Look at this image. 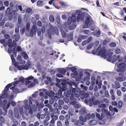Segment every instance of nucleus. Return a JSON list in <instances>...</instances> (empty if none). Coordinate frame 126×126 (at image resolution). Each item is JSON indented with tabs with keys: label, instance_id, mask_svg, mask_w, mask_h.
<instances>
[{
	"label": "nucleus",
	"instance_id": "nucleus-27",
	"mask_svg": "<svg viewBox=\"0 0 126 126\" xmlns=\"http://www.w3.org/2000/svg\"><path fill=\"white\" fill-rule=\"evenodd\" d=\"M95 115L96 117L98 118L100 120H101L102 118L105 117L106 115V114H104V115L103 116H102L101 115V116H100V114L97 112H95Z\"/></svg>",
	"mask_w": 126,
	"mask_h": 126
},
{
	"label": "nucleus",
	"instance_id": "nucleus-12",
	"mask_svg": "<svg viewBox=\"0 0 126 126\" xmlns=\"http://www.w3.org/2000/svg\"><path fill=\"white\" fill-rule=\"evenodd\" d=\"M110 51V50H108L107 52V53L106 54L107 57V60L109 61H110L112 59V56L113 54V52Z\"/></svg>",
	"mask_w": 126,
	"mask_h": 126
},
{
	"label": "nucleus",
	"instance_id": "nucleus-9",
	"mask_svg": "<svg viewBox=\"0 0 126 126\" xmlns=\"http://www.w3.org/2000/svg\"><path fill=\"white\" fill-rule=\"evenodd\" d=\"M119 77H117L116 78V80L118 81H123L125 80L126 79L125 76L124 75V74L123 72H121L119 73Z\"/></svg>",
	"mask_w": 126,
	"mask_h": 126
},
{
	"label": "nucleus",
	"instance_id": "nucleus-20",
	"mask_svg": "<svg viewBox=\"0 0 126 126\" xmlns=\"http://www.w3.org/2000/svg\"><path fill=\"white\" fill-rule=\"evenodd\" d=\"M10 56L12 62L15 63L14 64L15 66L17 67L18 66L19 63L17 62H15V59L14 58V55H10Z\"/></svg>",
	"mask_w": 126,
	"mask_h": 126
},
{
	"label": "nucleus",
	"instance_id": "nucleus-30",
	"mask_svg": "<svg viewBox=\"0 0 126 126\" xmlns=\"http://www.w3.org/2000/svg\"><path fill=\"white\" fill-rule=\"evenodd\" d=\"M32 98L30 97L29 98V107L30 108H31L32 107L33 104L32 102Z\"/></svg>",
	"mask_w": 126,
	"mask_h": 126
},
{
	"label": "nucleus",
	"instance_id": "nucleus-60",
	"mask_svg": "<svg viewBox=\"0 0 126 126\" xmlns=\"http://www.w3.org/2000/svg\"><path fill=\"white\" fill-rule=\"evenodd\" d=\"M37 26L40 27L42 26V23L41 21L40 20L38 21L37 23Z\"/></svg>",
	"mask_w": 126,
	"mask_h": 126
},
{
	"label": "nucleus",
	"instance_id": "nucleus-52",
	"mask_svg": "<svg viewBox=\"0 0 126 126\" xmlns=\"http://www.w3.org/2000/svg\"><path fill=\"white\" fill-rule=\"evenodd\" d=\"M18 22L19 24H20L22 22V18L20 16H18Z\"/></svg>",
	"mask_w": 126,
	"mask_h": 126
},
{
	"label": "nucleus",
	"instance_id": "nucleus-25",
	"mask_svg": "<svg viewBox=\"0 0 126 126\" xmlns=\"http://www.w3.org/2000/svg\"><path fill=\"white\" fill-rule=\"evenodd\" d=\"M120 57V55L117 56L116 55H114L112 57V61L113 62H116Z\"/></svg>",
	"mask_w": 126,
	"mask_h": 126
},
{
	"label": "nucleus",
	"instance_id": "nucleus-3",
	"mask_svg": "<svg viewBox=\"0 0 126 126\" xmlns=\"http://www.w3.org/2000/svg\"><path fill=\"white\" fill-rule=\"evenodd\" d=\"M110 111L109 112L107 110L105 109H102V110L101 116H103L104 114H106V115L110 116V115H113L114 114L113 111L114 109L113 107L111 106H110L109 107Z\"/></svg>",
	"mask_w": 126,
	"mask_h": 126
},
{
	"label": "nucleus",
	"instance_id": "nucleus-63",
	"mask_svg": "<svg viewBox=\"0 0 126 126\" xmlns=\"http://www.w3.org/2000/svg\"><path fill=\"white\" fill-rule=\"evenodd\" d=\"M58 103L59 105H63L64 103V101L62 100H59L58 101Z\"/></svg>",
	"mask_w": 126,
	"mask_h": 126
},
{
	"label": "nucleus",
	"instance_id": "nucleus-14",
	"mask_svg": "<svg viewBox=\"0 0 126 126\" xmlns=\"http://www.w3.org/2000/svg\"><path fill=\"white\" fill-rule=\"evenodd\" d=\"M7 42L8 44V47H9L8 49V52L9 53H11L12 52V49L10 47L12 43V39H9L8 40Z\"/></svg>",
	"mask_w": 126,
	"mask_h": 126
},
{
	"label": "nucleus",
	"instance_id": "nucleus-8",
	"mask_svg": "<svg viewBox=\"0 0 126 126\" xmlns=\"http://www.w3.org/2000/svg\"><path fill=\"white\" fill-rule=\"evenodd\" d=\"M106 50L104 48H102L99 50L98 53V55L102 57L106 58L107 56L106 54Z\"/></svg>",
	"mask_w": 126,
	"mask_h": 126
},
{
	"label": "nucleus",
	"instance_id": "nucleus-13",
	"mask_svg": "<svg viewBox=\"0 0 126 126\" xmlns=\"http://www.w3.org/2000/svg\"><path fill=\"white\" fill-rule=\"evenodd\" d=\"M95 117L94 113H92L91 114L90 113H87L86 114L85 117L86 120H88L90 118L91 119H94Z\"/></svg>",
	"mask_w": 126,
	"mask_h": 126
},
{
	"label": "nucleus",
	"instance_id": "nucleus-41",
	"mask_svg": "<svg viewBox=\"0 0 126 126\" xmlns=\"http://www.w3.org/2000/svg\"><path fill=\"white\" fill-rule=\"evenodd\" d=\"M100 102L98 100H94L93 102V104L95 105H98L100 104Z\"/></svg>",
	"mask_w": 126,
	"mask_h": 126
},
{
	"label": "nucleus",
	"instance_id": "nucleus-45",
	"mask_svg": "<svg viewBox=\"0 0 126 126\" xmlns=\"http://www.w3.org/2000/svg\"><path fill=\"white\" fill-rule=\"evenodd\" d=\"M61 32L63 38H65L66 37V35L65 32L63 30H61Z\"/></svg>",
	"mask_w": 126,
	"mask_h": 126
},
{
	"label": "nucleus",
	"instance_id": "nucleus-23",
	"mask_svg": "<svg viewBox=\"0 0 126 126\" xmlns=\"http://www.w3.org/2000/svg\"><path fill=\"white\" fill-rule=\"evenodd\" d=\"M72 122H74V125L75 126H81L82 125L80 123V122L79 121H77L76 120L73 119L72 120Z\"/></svg>",
	"mask_w": 126,
	"mask_h": 126
},
{
	"label": "nucleus",
	"instance_id": "nucleus-56",
	"mask_svg": "<svg viewBox=\"0 0 126 126\" xmlns=\"http://www.w3.org/2000/svg\"><path fill=\"white\" fill-rule=\"evenodd\" d=\"M63 101L66 103H68L69 102V99L67 97H64L63 98Z\"/></svg>",
	"mask_w": 126,
	"mask_h": 126
},
{
	"label": "nucleus",
	"instance_id": "nucleus-34",
	"mask_svg": "<svg viewBox=\"0 0 126 126\" xmlns=\"http://www.w3.org/2000/svg\"><path fill=\"white\" fill-rule=\"evenodd\" d=\"M21 55L24 57L25 59H27L28 58V56L26 52L25 51L23 52L21 54Z\"/></svg>",
	"mask_w": 126,
	"mask_h": 126
},
{
	"label": "nucleus",
	"instance_id": "nucleus-58",
	"mask_svg": "<svg viewBox=\"0 0 126 126\" xmlns=\"http://www.w3.org/2000/svg\"><path fill=\"white\" fill-rule=\"evenodd\" d=\"M14 124L12 125V126H17L18 125L19 123L18 121L17 120H15L14 121Z\"/></svg>",
	"mask_w": 126,
	"mask_h": 126
},
{
	"label": "nucleus",
	"instance_id": "nucleus-18",
	"mask_svg": "<svg viewBox=\"0 0 126 126\" xmlns=\"http://www.w3.org/2000/svg\"><path fill=\"white\" fill-rule=\"evenodd\" d=\"M46 94L48 96L51 98H53L54 97L55 93L52 91H50L49 92H47Z\"/></svg>",
	"mask_w": 126,
	"mask_h": 126
},
{
	"label": "nucleus",
	"instance_id": "nucleus-55",
	"mask_svg": "<svg viewBox=\"0 0 126 126\" xmlns=\"http://www.w3.org/2000/svg\"><path fill=\"white\" fill-rule=\"evenodd\" d=\"M35 83L34 82H32L31 83V84H29L28 86V87L29 88H31L33 86H35Z\"/></svg>",
	"mask_w": 126,
	"mask_h": 126
},
{
	"label": "nucleus",
	"instance_id": "nucleus-11",
	"mask_svg": "<svg viewBox=\"0 0 126 126\" xmlns=\"http://www.w3.org/2000/svg\"><path fill=\"white\" fill-rule=\"evenodd\" d=\"M67 89V85L64 84L63 85L62 87L60 88V90L58 91V94L59 95H61L62 94V92L64 91Z\"/></svg>",
	"mask_w": 126,
	"mask_h": 126
},
{
	"label": "nucleus",
	"instance_id": "nucleus-61",
	"mask_svg": "<svg viewBox=\"0 0 126 126\" xmlns=\"http://www.w3.org/2000/svg\"><path fill=\"white\" fill-rule=\"evenodd\" d=\"M79 37H80L82 39H86L87 38V36H85L82 35H79Z\"/></svg>",
	"mask_w": 126,
	"mask_h": 126
},
{
	"label": "nucleus",
	"instance_id": "nucleus-42",
	"mask_svg": "<svg viewBox=\"0 0 126 126\" xmlns=\"http://www.w3.org/2000/svg\"><path fill=\"white\" fill-rule=\"evenodd\" d=\"M106 107V104H101L99 105L98 106V108H102L101 109V110L102 109H104Z\"/></svg>",
	"mask_w": 126,
	"mask_h": 126
},
{
	"label": "nucleus",
	"instance_id": "nucleus-40",
	"mask_svg": "<svg viewBox=\"0 0 126 126\" xmlns=\"http://www.w3.org/2000/svg\"><path fill=\"white\" fill-rule=\"evenodd\" d=\"M16 41L15 40H13V42L12 43L11 46L10 47V48H12L14 47H16L17 46V43L16 42Z\"/></svg>",
	"mask_w": 126,
	"mask_h": 126
},
{
	"label": "nucleus",
	"instance_id": "nucleus-49",
	"mask_svg": "<svg viewBox=\"0 0 126 126\" xmlns=\"http://www.w3.org/2000/svg\"><path fill=\"white\" fill-rule=\"evenodd\" d=\"M109 46L111 47H114L116 46V44L114 42H111Z\"/></svg>",
	"mask_w": 126,
	"mask_h": 126
},
{
	"label": "nucleus",
	"instance_id": "nucleus-29",
	"mask_svg": "<svg viewBox=\"0 0 126 126\" xmlns=\"http://www.w3.org/2000/svg\"><path fill=\"white\" fill-rule=\"evenodd\" d=\"M14 114L15 117L16 118H18L19 116V111L18 110H14Z\"/></svg>",
	"mask_w": 126,
	"mask_h": 126
},
{
	"label": "nucleus",
	"instance_id": "nucleus-53",
	"mask_svg": "<svg viewBox=\"0 0 126 126\" xmlns=\"http://www.w3.org/2000/svg\"><path fill=\"white\" fill-rule=\"evenodd\" d=\"M116 93L117 95L119 96H121L122 95V93L118 89L116 91Z\"/></svg>",
	"mask_w": 126,
	"mask_h": 126
},
{
	"label": "nucleus",
	"instance_id": "nucleus-59",
	"mask_svg": "<svg viewBox=\"0 0 126 126\" xmlns=\"http://www.w3.org/2000/svg\"><path fill=\"white\" fill-rule=\"evenodd\" d=\"M98 50V48H97L96 49H94L92 50V53L93 54H94L97 52Z\"/></svg>",
	"mask_w": 126,
	"mask_h": 126
},
{
	"label": "nucleus",
	"instance_id": "nucleus-33",
	"mask_svg": "<svg viewBox=\"0 0 126 126\" xmlns=\"http://www.w3.org/2000/svg\"><path fill=\"white\" fill-rule=\"evenodd\" d=\"M12 85V84L11 83L8 84L5 87L4 90L8 91L9 89V88Z\"/></svg>",
	"mask_w": 126,
	"mask_h": 126
},
{
	"label": "nucleus",
	"instance_id": "nucleus-31",
	"mask_svg": "<svg viewBox=\"0 0 126 126\" xmlns=\"http://www.w3.org/2000/svg\"><path fill=\"white\" fill-rule=\"evenodd\" d=\"M25 80L26 79H24L23 77L21 76L19 78V80L18 81L19 82H21L22 83H23L24 82Z\"/></svg>",
	"mask_w": 126,
	"mask_h": 126
},
{
	"label": "nucleus",
	"instance_id": "nucleus-10",
	"mask_svg": "<svg viewBox=\"0 0 126 126\" xmlns=\"http://www.w3.org/2000/svg\"><path fill=\"white\" fill-rule=\"evenodd\" d=\"M84 18V15L82 13L79 12L77 16V22L79 21L80 20L81 21L83 20Z\"/></svg>",
	"mask_w": 126,
	"mask_h": 126
},
{
	"label": "nucleus",
	"instance_id": "nucleus-19",
	"mask_svg": "<svg viewBox=\"0 0 126 126\" xmlns=\"http://www.w3.org/2000/svg\"><path fill=\"white\" fill-rule=\"evenodd\" d=\"M30 26V23H27L26 25V31L25 33L27 36H29V32Z\"/></svg>",
	"mask_w": 126,
	"mask_h": 126
},
{
	"label": "nucleus",
	"instance_id": "nucleus-4",
	"mask_svg": "<svg viewBox=\"0 0 126 126\" xmlns=\"http://www.w3.org/2000/svg\"><path fill=\"white\" fill-rule=\"evenodd\" d=\"M92 18L90 16H87L86 17L85 23L83 25V27L84 28H86L90 27L91 25L90 22Z\"/></svg>",
	"mask_w": 126,
	"mask_h": 126
},
{
	"label": "nucleus",
	"instance_id": "nucleus-51",
	"mask_svg": "<svg viewBox=\"0 0 126 126\" xmlns=\"http://www.w3.org/2000/svg\"><path fill=\"white\" fill-rule=\"evenodd\" d=\"M45 31V25H43L41 27V31L43 33H44Z\"/></svg>",
	"mask_w": 126,
	"mask_h": 126
},
{
	"label": "nucleus",
	"instance_id": "nucleus-16",
	"mask_svg": "<svg viewBox=\"0 0 126 126\" xmlns=\"http://www.w3.org/2000/svg\"><path fill=\"white\" fill-rule=\"evenodd\" d=\"M94 99L93 98H91L89 99H86L85 101V103L87 104H89V105L90 106H92L93 105V102L94 101Z\"/></svg>",
	"mask_w": 126,
	"mask_h": 126
},
{
	"label": "nucleus",
	"instance_id": "nucleus-22",
	"mask_svg": "<svg viewBox=\"0 0 126 126\" xmlns=\"http://www.w3.org/2000/svg\"><path fill=\"white\" fill-rule=\"evenodd\" d=\"M12 37L13 38H14L16 41L17 42L20 39V35L19 34H16L13 35Z\"/></svg>",
	"mask_w": 126,
	"mask_h": 126
},
{
	"label": "nucleus",
	"instance_id": "nucleus-1",
	"mask_svg": "<svg viewBox=\"0 0 126 126\" xmlns=\"http://www.w3.org/2000/svg\"><path fill=\"white\" fill-rule=\"evenodd\" d=\"M72 95H75V97H79L80 96L82 99L88 97L89 95V93H85L84 91H81L80 89L78 88H72Z\"/></svg>",
	"mask_w": 126,
	"mask_h": 126
},
{
	"label": "nucleus",
	"instance_id": "nucleus-26",
	"mask_svg": "<svg viewBox=\"0 0 126 126\" xmlns=\"http://www.w3.org/2000/svg\"><path fill=\"white\" fill-rule=\"evenodd\" d=\"M97 121L95 120H93L90 121L89 122V124L91 125H94L97 124Z\"/></svg>",
	"mask_w": 126,
	"mask_h": 126
},
{
	"label": "nucleus",
	"instance_id": "nucleus-21",
	"mask_svg": "<svg viewBox=\"0 0 126 126\" xmlns=\"http://www.w3.org/2000/svg\"><path fill=\"white\" fill-rule=\"evenodd\" d=\"M68 41H72L73 39V33L71 32L68 34L67 37Z\"/></svg>",
	"mask_w": 126,
	"mask_h": 126
},
{
	"label": "nucleus",
	"instance_id": "nucleus-43",
	"mask_svg": "<svg viewBox=\"0 0 126 126\" xmlns=\"http://www.w3.org/2000/svg\"><path fill=\"white\" fill-rule=\"evenodd\" d=\"M94 44V43H90L87 47L86 49H91L93 46Z\"/></svg>",
	"mask_w": 126,
	"mask_h": 126
},
{
	"label": "nucleus",
	"instance_id": "nucleus-15",
	"mask_svg": "<svg viewBox=\"0 0 126 126\" xmlns=\"http://www.w3.org/2000/svg\"><path fill=\"white\" fill-rule=\"evenodd\" d=\"M79 119L78 120L80 122V123L81 125H84L85 124L84 123L87 121L85 117L81 115L79 116Z\"/></svg>",
	"mask_w": 126,
	"mask_h": 126
},
{
	"label": "nucleus",
	"instance_id": "nucleus-48",
	"mask_svg": "<svg viewBox=\"0 0 126 126\" xmlns=\"http://www.w3.org/2000/svg\"><path fill=\"white\" fill-rule=\"evenodd\" d=\"M60 6H67V4L63 2H60L59 3Z\"/></svg>",
	"mask_w": 126,
	"mask_h": 126
},
{
	"label": "nucleus",
	"instance_id": "nucleus-62",
	"mask_svg": "<svg viewBox=\"0 0 126 126\" xmlns=\"http://www.w3.org/2000/svg\"><path fill=\"white\" fill-rule=\"evenodd\" d=\"M65 126H69V122L68 120H65Z\"/></svg>",
	"mask_w": 126,
	"mask_h": 126
},
{
	"label": "nucleus",
	"instance_id": "nucleus-28",
	"mask_svg": "<svg viewBox=\"0 0 126 126\" xmlns=\"http://www.w3.org/2000/svg\"><path fill=\"white\" fill-rule=\"evenodd\" d=\"M7 92V91L4 90H3V93L1 95V98H4L7 97L8 95V93Z\"/></svg>",
	"mask_w": 126,
	"mask_h": 126
},
{
	"label": "nucleus",
	"instance_id": "nucleus-5",
	"mask_svg": "<svg viewBox=\"0 0 126 126\" xmlns=\"http://www.w3.org/2000/svg\"><path fill=\"white\" fill-rule=\"evenodd\" d=\"M126 67V65L125 63H121L117 65L118 68L117 69V71L118 72H124L125 70V68Z\"/></svg>",
	"mask_w": 126,
	"mask_h": 126
},
{
	"label": "nucleus",
	"instance_id": "nucleus-38",
	"mask_svg": "<svg viewBox=\"0 0 126 126\" xmlns=\"http://www.w3.org/2000/svg\"><path fill=\"white\" fill-rule=\"evenodd\" d=\"M76 27V25L73 24L70 25V26L69 27V29L70 30H72L74 29Z\"/></svg>",
	"mask_w": 126,
	"mask_h": 126
},
{
	"label": "nucleus",
	"instance_id": "nucleus-47",
	"mask_svg": "<svg viewBox=\"0 0 126 126\" xmlns=\"http://www.w3.org/2000/svg\"><path fill=\"white\" fill-rule=\"evenodd\" d=\"M66 24V23H65H65L63 24V28L64 30L66 32H67L69 30V28H68V27H67L66 26H65V25Z\"/></svg>",
	"mask_w": 126,
	"mask_h": 126
},
{
	"label": "nucleus",
	"instance_id": "nucleus-64",
	"mask_svg": "<svg viewBox=\"0 0 126 126\" xmlns=\"http://www.w3.org/2000/svg\"><path fill=\"white\" fill-rule=\"evenodd\" d=\"M57 126H62V124L60 121H58L57 122Z\"/></svg>",
	"mask_w": 126,
	"mask_h": 126
},
{
	"label": "nucleus",
	"instance_id": "nucleus-17",
	"mask_svg": "<svg viewBox=\"0 0 126 126\" xmlns=\"http://www.w3.org/2000/svg\"><path fill=\"white\" fill-rule=\"evenodd\" d=\"M87 111L85 108L83 107L81 108L79 111V114L81 115H85L87 113Z\"/></svg>",
	"mask_w": 126,
	"mask_h": 126
},
{
	"label": "nucleus",
	"instance_id": "nucleus-50",
	"mask_svg": "<svg viewBox=\"0 0 126 126\" xmlns=\"http://www.w3.org/2000/svg\"><path fill=\"white\" fill-rule=\"evenodd\" d=\"M72 21L70 17H68L67 21V24L68 25H71L72 22Z\"/></svg>",
	"mask_w": 126,
	"mask_h": 126
},
{
	"label": "nucleus",
	"instance_id": "nucleus-54",
	"mask_svg": "<svg viewBox=\"0 0 126 126\" xmlns=\"http://www.w3.org/2000/svg\"><path fill=\"white\" fill-rule=\"evenodd\" d=\"M32 9L31 8H28L26 10V12L27 13H31L32 11Z\"/></svg>",
	"mask_w": 126,
	"mask_h": 126
},
{
	"label": "nucleus",
	"instance_id": "nucleus-44",
	"mask_svg": "<svg viewBox=\"0 0 126 126\" xmlns=\"http://www.w3.org/2000/svg\"><path fill=\"white\" fill-rule=\"evenodd\" d=\"M50 28L52 31L55 32V29H57V28L56 27H54L53 25H50Z\"/></svg>",
	"mask_w": 126,
	"mask_h": 126
},
{
	"label": "nucleus",
	"instance_id": "nucleus-35",
	"mask_svg": "<svg viewBox=\"0 0 126 126\" xmlns=\"http://www.w3.org/2000/svg\"><path fill=\"white\" fill-rule=\"evenodd\" d=\"M123 104V102L121 101H119L118 103V107L119 109H120L122 107Z\"/></svg>",
	"mask_w": 126,
	"mask_h": 126
},
{
	"label": "nucleus",
	"instance_id": "nucleus-7",
	"mask_svg": "<svg viewBox=\"0 0 126 126\" xmlns=\"http://www.w3.org/2000/svg\"><path fill=\"white\" fill-rule=\"evenodd\" d=\"M37 29V26L33 25L30 29V33L29 32V36H30L31 37H32L33 35H35L36 33Z\"/></svg>",
	"mask_w": 126,
	"mask_h": 126
},
{
	"label": "nucleus",
	"instance_id": "nucleus-57",
	"mask_svg": "<svg viewBox=\"0 0 126 126\" xmlns=\"http://www.w3.org/2000/svg\"><path fill=\"white\" fill-rule=\"evenodd\" d=\"M115 53L116 54H119L121 52V50L119 48H117L115 50Z\"/></svg>",
	"mask_w": 126,
	"mask_h": 126
},
{
	"label": "nucleus",
	"instance_id": "nucleus-39",
	"mask_svg": "<svg viewBox=\"0 0 126 126\" xmlns=\"http://www.w3.org/2000/svg\"><path fill=\"white\" fill-rule=\"evenodd\" d=\"M49 19L51 22H54L55 20V19L53 15H50L49 16Z\"/></svg>",
	"mask_w": 126,
	"mask_h": 126
},
{
	"label": "nucleus",
	"instance_id": "nucleus-24",
	"mask_svg": "<svg viewBox=\"0 0 126 126\" xmlns=\"http://www.w3.org/2000/svg\"><path fill=\"white\" fill-rule=\"evenodd\" d=\"M114 84L115 85H114V87H113V88L118 89L121 86L120 85V83L116 81H115L114 82Z\"/></svg>",
	"mask_w": 126,
	"mask_h": 126
},
{
	"label": "nucleus",
	"instance_id": "nucleus-46",
	"mask_svg": "<svg viewBox=\"0 0 126 126\" xmlns=\"http://www.w3.org/2000/svg\"><path fill=\"white\" fill-rule=\"evenodd\" d=\"M12 51L13 53L14 54L15 56L16 55V54L17 53V48L16 47L14 48L13 50H12Z\"/></svg>",
	"mask_w": 126,
	"mask_h": 126
},
{
	"label": "nucleus",
	"instance_id": "nucleus-2",
	"mask_svg": "<svg viewBox=\"0 0 126 126\" xmlns=\"http://www.w3.org/2000/svg\"><path fill=\"white\" fill-rule=\"evenodd\" d=\"M24 102L25 106H22L19 111L20 114L21 115H22V117L23 118L25 117V116H28V113L26 109L28 110L29 109L28 101L26 100H25Z\"/></svg>",
	"mask_w": 126,
	"mask_h": 126
},
{
	"label": "nucleus",
	"instance_id": "nucleus-6",
	"mask_svg": "<svg viewBox=\"0 0 126 126\" xmlns=\"http://www.w3.org/2000/svg\"><path fill=\"white\" fill-rule=\"evenodd\" d=\"M72 87H71V89L69 90H67V92H64V95L66 97H70V95L71 96L70 97V98L71 100H73L74 99V96L75 95H72Z\"/></svg>",
	"mask_w": 126,
	"mask_h": 126
},
{
	"label": "nucleus",
	"instance_id": "nucleus-37",
	"mask_svg": "<svg viewBox=\"0 0 126 126\" xmlns=\"http://www.w3.org/2000/svg\"><path fill=\"white\" fill-rule=\"evenodd\" d=\"M70 17L72 21L74 23L76 21V16L74 14H73L72 16V17Z\"/></svg>",
	"mask_w": 126,
	"mask_h": 126
},
{
	"label": "nucleus",
	"instance_id": "nucleus-36",
	"mask_svg": "<svg viewBox=\"0 0 126 126\" xmlns=\"http://www.w3.org/2000/svg\"><path fill=\"white\" fill-rule=\"evenodd\" d=\"M59 72L60 74H62V75H64L65 74V73L66 72V69H60L59 71Z\"/></svg>",
	"mask_w": 126,
	"mask_h": 126
},
{
	"label": "nucleus",
	"instance_id": "nucleus-32",
	"mask_svg": "<svg viewBox=\"0 0 126 126\" xmlns=\"http://www.w3.org/2000/svg\"><path fill=\"white\" fill-rule=\"evenodd\" d=\"M37 4L39 6H42L44 4V3L42 1L38 0L37 2Z\"/></svg>",
	"mask_w": 126,
	"mask_h": 126
}]
</instances>
